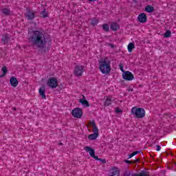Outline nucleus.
Segmentation results:
<instances>
[{"mask_svg": "<svg viewBox=\"0 0 176 176\" xmlns=\"http://www.w3.org/2000/svg\"><path fill=\"white\" fill-rule=\"evenodd\" d=\"M111 176H119L120 174V170L119 168L113 167L110 170Z\"/></svg>", "mask_w": 176, "mask_h": 176, "instance_id": "4468645a", "label": "nucleus"}, {"mask_svg": "<svg viewBox=\"0 0 176 176\" xmlns=\"http://www.w3.org/2000/svg\"><path fill=\"white\" fill-rule=\"evenodd\" d=\"M127 49L128 52H129V53H131V52H133V50L135 49V45L134 44V43H129L128 44Z\"/></svg>", "mask_w": 176, "mask_h": 176, "instance_id": "f3484780", "label": "nucleus"}, {"mask_svg": "<svg viewBox=\"0 0 176 176\" xmlns=\"http://www.w3.org/2000/svg\"><path fill=\"white\" fill-rule=\"evenodd\" d=\"M89 124L92 128L93 133L88 135V140L94 141L96 138H98V127H97V125H96V122L94 121H91Z\"/></svg>", "mask_w": 176, "mask_h": 176, "instance_id": "20e7f679", "label": "nucleus"}, {"mask_svg": "<svg viewBox=\"0 0 176 176\" xmlns=\"http://www.w3.org/2000/svg\"><path fill=\"white\" fill-rule=\"evenodd\" d=\"M139 175H140V176H148V175H149V173H148V171H146V170H142V171L140 173Z\"/></svg>", "mask_w": 176, "mask_h": 176, "instance_id": "5701e85b", "label": "nucleus"}, {"mask_svg": "<svg viewBox=\"0 0 176 176\" xmlns=\"http://www.w3.org/2000/svg\"><path fill=\"white\" fill-rule=\"evenodd\" d=\"M119 68H120V71L122 72V74H123L124 72H124V69L123 63H120V65H119Z\"/></svg>", "mask_w": 176, "mask_h": 176, "instance_id": "bb28decb", "label": "nucleus"}, {"mask_svg": "<svg viewBox=\"0 0 176 176\" xmlns=\"http://www.w3.org/2000/svg\"><path fill=\"white\" fill-rule=\"evenodd\" d=\"M89 1H90L91 2H94V1L96 0H89Z\"/></svg>", "mask_w": 176, "mask_h": 176, "instance_id": "f704fd0d", "label": "nucleus"}, {"mask_svg": "<svg viewBox=\"0 0 176 176\" xmlns=\"http://www.w3.org/2000/svg\"><path fill=\"white\" fill-rule=\"evenodd\" d=\"M3 13L4 14H10V10H9V9H3Z\"/></svg>", "mask_w": 176, "mask_h": 176, "instance_id": "a878e982", "label": "nucleus"}, {"mask_svg": "<svg viewBox=\"0 0 176 176\" xmlns=\"http://www.w3.org/2000/svg\"><path fill=\"white\" fill-rule=\"evenodd\" d=\"M2 41H3V42H6V41H8V36H3L2 37Z\"/></svg>", "mask_w": 176, "mask_h": 176, "instance_id": "c756f323", "label": "nucleus"}, {"mask_svg": "<svg viewBox=\"0 0 176 176\" xmlns=\"http://www.w3.org/2000/svg\"><path fill=\"white\" fill-rule=\"evenodd\" d=\"M41 16H42V17H47V12H46L45 10L41 12Z\"/></svg>", "mask_w": 176, "mask_h": 176, "instance_id": "cd10ccee", "label": "nucleus"}, {"mask_svg": "<svg viewBox=\"0 0 176 176\" xmlns=\"http://www.w3.org/2000/svg\"><path fill=\"white\" fill-rule=\"evenodd\" d=\"M122 79L128 82H131L134 80V74L129 71H125L122 73Z\"/></svg>", "mask_w": 176, "mask_h": 176, "instance_id": "6e6552de", "label": "nucleus"}, {"mask_svg": "<svg viewBox=\"0 0 176 176\" xmlns=\"http://www.w3.org/2000/svg\"><path fill=\"white\" fill-rule=\"evenodd\" d=\"M115 111H116V113H122V112H123L120 109H119V108H116V109H115Z\"/></svg>", "mask_w": 176, "mask_h": 176, "instance_id": "c85d7f7f", "label": "nucleus"}, {"mask_svg": "<svg viewBox=\"0 0 176 176\" xmlns=\"http://www.w3.org/2000/svg\"><path fill=\"white\" fill-rule=\"evenodd\" d=\"M31 40L38 47L41 48H43L46 45L47 42H50V39L45 37V34L41 31H34Z\"/></svg>", "mask_w": 176, "mask_h": 176, "instance_id": "f257e3e1", "label": "nucleus"}, {"mask_svg": "<svg viewBox=\"0 0 176 176\" xmlns=\"http://www.w3.org/2000/svg\"><path fill=\"white\" fill-rule=\"evenodd\" d=\"M111 30H113V31H117V30H119L120 27L118 23L113 22L111 24Z\"/></svg>", "mask_w": 176, "mask_h": 176, "instance_id": "6ab92c4d", "label": "nucleus"}, {"mask_svg": "<svg viewBox=\"0 0 176 176\" xmlns=\"http://www.w3.org/2000/svg\"><path fill=\"white\" fill-rule=\"evenodd\" d=\"M140 151H134L133 153H132L129 155V159H131V157H133V156H135V155H138Z\"/></svg>", "mask_w": 176, "mask_h": 176, "instance_id": "b1692460", "label": "nucleus"}, {"mask_svg": "<svg viewBox=\"0 0 176 176\" xmlns=\"http://www.w3.org/2000/svg\"><path fill=\"white\" fill-rule=\"evenodd\" d=\"M171 36V32L170 30H166V32L164 34V38H170Z\"/></svg>", "mask_w": 176, "mask_h": 176, "instance_id": "412c9836", "label": "nucleus"}, {"mask_svg": "<svg viewBox=\"0 0 176 176\" xmlns=\"http://www.w3.org/2000/svg\"><path fill=\"white\" fill-rule=\"evenodd\" d=\"M92 25H97L98 24V19H94L91 21Z\"/></svg>", "mask_w": 176, "mask_h": 176, "instance_id": "393cba45", "label": "nucleus"}, {"mask_svg": "<svg viewBox=\"0 0 176 176\" xmlns=\"http://www.w3.org/2000/svg\"><path fill=\"white\" fill-rule=\"evenodd\" d=\"M47 85L50 89H56L58 86V78L56 77H50L47 81Z\"/></svg>", "mask_w": 176, "mask_h": 176, "instance_id": "39448f33", "label": "nucleus"}, {"mask_svg": "<svg viewBox=\"0 0 176 176\" xmlns=\"http://www.w3.org/2000/svg\"><path fill=\"white\" fill-rule=\"evenodd\" d=\"M98 68L100 72L103 75L111 74V60L108 58H103L98 60Z\"/></svg>", "mask_w": 176, "mask_h": 176, "instance_id": "f03ea898", "label": "nucleus"}, {"mask_svg": "<svg viewBox=\"0 0 176 176\" xmlns=\"http://www.w3.org/2000/svg\"><path fill=\"white\" fill-rule=\"evenodd\" d=\"M26 17L28 20H32L35 17V14L32 12H28L26 14Z\"/></svg>", "mask_w": 176, "mask_h": 176, "instance_id": "a211bd4d", "label": "nucleus"}, {"mask_svg": "<svg viewBox=\"0 0 176 176\" xmlns=\"http://www.w3.org/2000/svg\"><path fill=\"white\" fill-rule=\"evenodd\" d=\"M147 20H148V18L146 17V14L145 13H141L138 16V21H139V23H146Z\"/></svg>", "mask_w": 176, "mask_h": 176, "instance_id": "9d476101", "label": "nucleus"}, {"mask_svg": "<svg viewBox=\"0 0 176 176\" xmlns=\"http://www.w3.org/2000/svg\"><path fill=\"white\" fill-rule=\"evenodd\" d=\"M10 83L12 87H17V86H19V80L15 76L10 77Z\"/></svg>", "mask_w": 176, "mask_h": 176, "instance_id": "9b49d317", "label": "nucleus"}, {"mask_svg": "<svg viewBox=\"0 0 176 176\" xmlns=\"http://www.w3.org/2000/svg\"><path fill=\"white\" fill-rule=\"evenodd\" d=\"M85 72V67L80 64H78L74 67V74L76 76H82Z\"/></svg>", "mask_w": 176, "mask_h": 176, "instance_id": "423d86ee", "label": "nucleus"}, {"mask_svg": "<svg viewBox=\"0 0 176 176\" xmlns=\"http://www.w3.org/2000/svg\"><path fill=\"white\" fill-rule=\"evenodd\" d=\"M102 28L104 31H105L106 32H108L109 31V25L104 24L102 25Z\"/></svg>", "mask_w": 176, "mask_h": 176, "instance_id": "4be33fe9", "label": "nucleus"}, {"mask_svg": "<svg viewBox=\"0 0 176 176\" xmlns=\"http://www.w3.org/2000/svg\"><path fill=\"white\" fill-rule=\"evenodd\" d=\"M124 162H125V163H131V162L129 161V160H125Z\"/></svg>", "mask_w": 176, "mask_h": 176, "instance_id": "72a5a7b5", "label": "nucleus"}, {"mask_svg": "<svg viewBox=\"0 0 176 176\" xmlns=\"http://www.w3.org/2000/svg\"><path fill=\"white\" fill-rule=\"evenodd\" d=\"M108 46H109V47H111V49L115 48V45H113V44L109 43V44L108 45Z\"/></svg>", "mask_w": 176, "mask_h": 176, "instance_id": "7c9ffc66", "label": "nucleus"}, {"mask_svg": "<svg viewBox=\"0 0 176 176\" xmlns=\"http://www.w3.org/2000/svg\"><path fill=\"white\" fill-rule=\"evenodd\" d=\"M144 10L147 13H152L155 12V8L151 5H148L145 7Z\"/></svg>", "mask_w": 176, "mask_h": 176, "instance_id": "dca6fc26", "label": "nucleus"}, {"mask_svg": "<svg viewBox=\"0 0 176 176\" xmlns=\"http://www.w3.org/2000/svg\"><path fill=\"white\" fill-rule=\"evenodd\" d=\"M84 150L85 152H87V153H89L91 157H93L95 160H100L98 156H96V151L92 147L85 146Z\"/></svg>", "mask_w": 176, "mask_h": 176, "instance_id": "1a4fd4ad", "label": "nucleus"}, {"mask_svg": "<svg viewBox=\"0 0 176 176\" xmlns=\"http://www.w3.org/2000/svg\"><path fill=\"white\" fill-rule=\"evenodd\" d=\"M99 162H102V163H106L105 160L99 159Z\"/></svg>", "mask_w": 176, "mask_h": 176, "instance_id": "473e14b6", "label": "nucleus"}, {"mask_svg": "<svg viewBox=\"0 0 176 176\" xmlns=\"http://www.w3.org/2000/svg\"><path fill=\"white\" fill-rule=\"evenodd\" d=\"M1 72H3L1 75L3 78V76H6V74H8V67L6 66H3L1 68Z\"/></svg>", "mask_w": 176, "mask_h": 176, "instance_id": "aec40b11", "label": "nucleus"}, {"mask_svg": "<svg viewBox=\"0 0 176 176\" xmlns=\"http://www.w3.org/2000/svg\"><path fill=\"white\" fill-rule=\"evenodd\" d=\"M38 93L41 98H43V100H46V87H45V86L41 87L39 88Z\"/></svg>", "mask_w": 176, "mask_h": 176, "instance_id": "f8f14e48", "label": "nucleus"}, {"mask_svg": "<svg viewBox=\"0 0 176 176\" xmlns=\"http://www.w3.org/2000/svg\"><path fill=\"white\" fill-rule=\"evenodd\" d=\"M72 115L73 118H76V119H80V118L83 116V110H82V109L79 107L74 108L72 111Z\"/></svg>", "mask_w": 176, "mask_h": 176, "instance_id": "0eeeda50", "label": "nucleus"}, {"mask_svg": "<svg viewBox=\"0 0 176 176\" xmlns=\"http://www.w3.org/2000/svg\"><path fill=\"white\" fill-rule=\"evenodd\" d=\"M131 114L137 118L138 119H142V118H145V109L143 108H140L137 106L132 107L131 109Z\"/></svg>", "mask_w": 176, "mask_h": 176, "instance_id": "7ed1b4c3", "label": "nucleus"}, {"mask_svg": "<svg viewBox=\"0 0 176 176\" xmlns=\"http://www.w3.org/2000/svg\"><path fill=\"white\" fill-rule=\"evenodd\" d=\"M82 98H80L79 102L80 104L82 105V107H85V108H87L88 107H90V104H89V102L86 100V98L85 96H82Z\"/></svg>", "mask_w": 176, "mask_h": 176, "instance_id": "ddd939ff", "label": "nucleus"}, {"mask_svg": "<svg viewBox=\"0 0 176 176\" xmlns=\"http://www.w3.org/2000/svg\"><path fill=\"white\" fill-rule=\"evenodd\" d=\"M1 78H3L2 76H0V79H1Z\"/></svg>", "mask_w": 176, "mask_h": 176, "instance_id": "c9c22d12", "label": "nucleus"}, {"mask_svg": "<svg viewBox=\"0 0 176 176\" xmlns=\"http://www.w3.org/2000/svg\"><path fill=\"white\" fill-rule=\"evenodd\" d=\"M160 149H161L160 146H156V151H160Z\"/></svg>", "mask_w": 176, "mask_h": 176, "instance_id": "2f4dec72", "label": "nucleus"}, {"mask_svg": "<svg viewBox=\"0 0 176 176\" xmlns=\"http://www.w3.org/2000/svg\"><path fill=\"white\" fill-rule=\"evenodd\" d=\"M111 103H112V97L105 96L104 98V107H108V106L111 105Z\"/></svg>", "mask_w": 176, "mask_h": 176, "instance_id": "2eb2a0df", "label": "nucleus"}]
</instances>
